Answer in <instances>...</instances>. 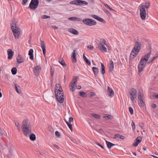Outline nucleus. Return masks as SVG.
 <instances>
[{
    "label": "nucleus",
    "instance_id": "nucleus-58",
    "mask_svg": "<svg viewBox=\"0 0 158 158\" xmlns=\"http://www.w3.org/2000/svg\"><path fill=\"white\" fill-rule=\"evenodd\" d=\"M54 146L57 149H59L60 148V147L57 145L55 144L54 145Z\"/></svg>",
    "mask_w": 158,
    "mask_h": 158
},
{
    "label": "nucleus",
    "instance_id": "nucleus-40",
    "mask_svg": "<svg viewBox=\"0 0 158 158\" xmlns=\"http://www.w3.org/2000/svg\"><path fill=\"white\" fill-rule=\"evenodd\" d=\"M50 18V16L46 15H44L42 16L41 18L43 19H49Z\"/></svg>",
    "mask_w": 158,
    "mask_h": 158
},
{
    "label": "nucleus",
    "instance_id": "nucleus-31",
    "mask_svg": "<svg viewBox=\"0 0 158 158\" xmlns=\"http://www.w3.org/2000/svg\"><path fill=\"white\" fill-rule=\"evenodd\" d=\"M79 93L80 96H81V97H84V98H86L87 96L85 92L83 91L80 92Z\"/></svg>",
    "mask_w": 158,
    "mask_h": 158
},
{
    "label": "nucleus",
    "instance_id": "nucleus-22",
    "mask_svg": "<svg viewBox=\"0 0 158 158\" xmlns=\"http://www.w3.org/2000/svg\"><path fill=\"white\" fill-rule=\"evenodd\" d=\"M68 31L69 32L75 35H78L79 34L78 31L73 28H69V29Z\"/></svg>",
    "mask_w": 158,
    "mask_h": 158
},
{
    "label": "nucleus",
    "instance_id": "nucleus-49",
    "mask_svg": "<svg viewBox=\"0 0 158 158\" xmlns=\"http://www.w3.org/2000/svg\"><path fill=\"white\" fill-rule=\"evenodd\" d=\"M68 126L69 128H70V130L72 132L73 131V128L71 124L70 123L69 124H68Z\"/></svg>",
    "mask_w": 158,
    "mask_h": 158
},
{
    "label": "nucleus",
    "instance_id": "nucleus-14",
    "mask_svg": "<svg viewBox=\"0 0 158 158\" xmlns=\"http://www.w3.org/2000/svg\"><path fill=\"white\" fill-rule=\"evenodd\" d=\"M40 42L41 48L43 50L44 55L45 56L46 52V51L45 49L46 46L45 45L44 42L43 40H40Z\"/></svg>",
    "mask_w": 158,
    "mask_h": 158
},
{
    "label": "nucleus",
    "instance_id": "nucleus-41",
    "mask_svg": "<svg viewBox=\"0 0 158 158\" xmlns=\"http://www.w3.org/2000/svg\"><path fill=\"white\" fill-rule=\"evenodd\" d=\"M5 133V131L3 129L0 128V135H3Z\"/></svg>",
    "mask_w": 158,
    "mask_h": 158
},
{
    "label": "nucleus",
    "instance_id": "nucleus-25",
    "mask_svg": "<svg viewBox=\"0 0 158 158\" xmlns=\"http://www.w3.org/2000/svg\"><path fill=\"white\" fill-rule=\"evenodd\" d=\"M15 85L16 92L19 94H21V91L20 89V86L16 84H15Z\"/></svg>",
    "mask_w": 158,
    "mask_h": 158
},
{
    "label": "nucleus",
    "instance_id": "nucleus-34",
    "mask_svg": "<svg viewBox=\"0 0 158 158\" xmlns=\"http://www.w3.org/2000/svg\"><path fill=\"white\" fill-rule=\"evenodd\" d=\"M60 63L63 66H65L66 64L64 60L62 59H60L59 60Z\"/></svg>",
    "mask_w": 158,
    "mask_h": 158
},
{
    "label": "nucleus",
    "instance_id": "nucleus-9",
    "mask_svg": "<svg viewBox=\"0 0 158 158\" xmlns=\"http://www.w3.org/2000/svg\"><path fill=\"white\" fill-rule=\"evenodd\" d=\"M83 22L87 25L91 26L96 24V22L94 20L90 19H85L82 21Z\"/></svg>",
    "mask_w": 158,
    "mask_h": 158
},
{
    "label": "nucleus",
    "instance_id": "nucleus-12",
    "mask_svg": "<svg viewBox=\"0 0 158 158\" xmlns=\"http://www.w3.org/2000/svg\"><path fill=\"white\" fill-rule=\"evenodd\" d=\"M138 104L140 106H144L145 105V103L143 101V99L142 96L141 95V93L140 92L139 93L138 96Z\"/></svg>",
    "mask_w": 158,
    "mask_h": 158
},
{
    "label": "nucleus",
    "instance_id": "nucleus-39",
    "mask_svg": "<svg viewBox=\"0 0 158 158\" xmlns=\"http://www.w3.org/2000/svg\"><path fill=\"white\" fill-rule=\"evenodd\" d=\"M13 149L12 147H10L9 149V153L10 155H12L13 153Z\"/></svg>",
    "mask_w": 158,
    "mask_h": 158
},
{
    "label": "nucleus",
    "instance_id": "nucleus-11",
    "mask_svg": "<svg viewBox=\"0 0 158 158\" xmlns=\"http://www.w3.org/2000/svg\"><path fill=\"white\" fill-rule=\"evenodd\" d=\"M129 93L131 96V100L133 102L135 98H136L137 92L135 89H132L131 90L129 91Z\"/></svg>",
    "mask_w": 158,
    "mask_h": 158
},
{
    "label": "nucleus",
    "instance_id": "nucleus-1",
    "mask_svg": "<svg viewBox=\"0 0 158 158\" xmlns=\"http://www.w3.org/2000/svg\"><path fill=\"white\" fill-rule=\"evenodd\" d=\"M22 128L24 135L28 137L31 134L32 130L31 123L28 119L25 118L23 120L22 124Z\"/></svg>",
    "mask_w": 158,
    "mask_h": 158
},
{
    "label": "nucleus",
    "instance_id": "nucleus-4",
    "mask_svg": "<svg viewBox=\"0 0 158 158\" xmlns=\"http://www.w3.org/2000/svg\"><path fill=\"white\" fill-rule=\"evenodd\" d=\"M11 25V28L15 37L16 39L19 38L20 34V29L17 27L16 25L14 23H12Z\"/></svg>",
    "mask_w": 158,
    "mask_h": 158
},
{
    "label": "nucleus",
    "instance_id": "nucleus-16",
    "mask_svg": "<svg viewBox=\"0 0 158 158\" xmlns=\"http://www.w3.org/2000/svg\"><path fill=\"white\" fill-rule=\"evenodd\" d=\"M7 53L8 55V58L9 60H10L12 58L14 52L11 49H9L7 50Z\"/></svg>",
    "mask_w": 158,
    "mask_h": 158
},
{
    "label": "nucleus",
    "instance_id": "nucleus-59",
    "mask_svg": "<svg viewBox=\"0 0 158 158\" xmlns=\"http://www.w3.org/2000/svg\"><path fill=\"white\" fill-rule=\"evenodd\" d=\"M94 143L95 144H97L100 147L101 145L100 143H99L97 142H96V141H95Z\"/></svg>",
    "mask_w": 158,
    "mask_h": 158
},
{
    "label": "nucleus",
    "instance_id": "nucleus-45",
    "mask_svg": "<svg viewBox=\"0 0 158 158\" xmlns=\"http://www.w3.org/2000/svg\"><path fill=\"white\" fill-rule=\"evenodd\" d=\"M77 19V18H76L75 17H69L68 18V19L70 20H74Z\"/></svg>",
    "mask_w": 158,
    "mask_h": 158
},
{
    "label": "nucleus",
    "instance_id": "nucleus-6",
    "mask_svg": "<svg viewBox=\"0 0 158 158\" xmlns=\"http://www.w3.org/2000/svg\"><path fill=\"white\" fill-rule=\"evenodd\" d=\"M139 9L141 18L142 20H144L147 14L145 6L143 5H141L139 7Z\"/></svg>",
    "mask_w": 158,
    "mask_h": 158
},
{
    "label": "nucleus",
    "instance_id": "nucleus-23",
    "mask_svg": "<svg viewBox=\"0 0 158 158\" xmlns=\"http://www.w3.org/2000/svg\"><path fill=\"white\" fill-rule=\"evenodd\" d=\"M33 52V49H31L29 50L28 53V55L30 56V59L32 60H33L34 59Z\"/></svg>",
    "mask_w": 158,
    "mask_h": 158
},
{
    "label": "nucleus",
    "instance_id": "nucleus-24",
    "mask_svg": "<svg viewBox=\"0 0 158 158\" xmlns=\"http://www.w3.org/2000/svg\"><path fill=\"white\" fill-rule=\"evenodd\" d=\"M106 143L107 145V147L109 149H110L113 146H114L115 144L112 143H111L108 142L106 140Z\"/></svg>",
    "mask_w": 158,
    "mask_h": 158
},
{
    "label": "nucleus",
    "instance_id": "nucleus-48",
    "mask_svg": "<svg viewBox=\"0 0 158 158\" xmlns=\"http://www.w3.org/2000/svg\"><path fill=\"white\" fill-rule=\"evenodd\" d=\"M91 17L92 18H94V19L97 20L98 19V18L99 16H98L97 15H92Z\"/></svg>",
    "mask_w": 158,
    "mask_h": 158
},
{
    "label": "nucleus",
    "instance_id": "nucleus-56",
    "mask_svg": "<svg viewBox=\"0 0 158 158\" xmlns=\"http://www.w3.org/2000/svg\"><path fill=\"white\" fill-rule=\"evenodd\" d=\"M51 27L53 29H56L58 28V27L55 26H52Z\"/></svg>",
    "mask_w": 158,
    "mask_h": 158
},
{
    "label": "nucleus",
    "instance_id": "nucleus-51",
    "mask_svg": "<svg viewBox=\"0 0 158 158\" xmlns=\"http://www.w3.org/2000/svg\"><path fill=\"white\" fill-rule=\"evenodd\" d=\"M73 118L72 117H70L69 118V122L70 123L71 122H73Z\"/></svg>",
    "mask_w": 158,
    "mask_h": 158
},
{
    "label": "nucleus",
    "instance_id": "nucleus-15",
    "mask_svg": "<svg viewBox=\"0 0 158 158\" xmlns=\"http://www.w3.org/2000/svg\"><path fill=\"white\" fill-rule=\"evenodd\" d=\"M17 62L20 64L23 62L25 61V59L24 57L20 55H19L17 58Z\"/></svg>",
    "mask_w": 158,
    "mask_h": 158
},
{
    "label": "nucleus",
    "instance_id": "nucleus-52",
    "mask_svg": "<svg viewBox=\"0 0 158 158\" xmlns=\"http://www.w3.org/2000/svg\"><path fill=\"white\" fill-rule=\"evenodd\" d=\"M28 0H23L22 2V4L23 5H25L27 3Z\"/></svg>",
    "mask_w": 158,
    "mask_h": 158
},
{
    "label": "nucleus",
    "instance_id": "nucleus-20",
    "mask_svg": "<svg viewBox=\"0 0 158 158\" xmlns=\"http://www.w3.org/2000/svg\"><path fill=\"white\" fill-rule=\"evenodd\" d=\"M76 51L74 50L72 53L71 55V58L73 62L75 63L77 62V59L76 58V55L75 54Z\"/></svg>",
    "mask_w": 158,
    "mask_h": 158
},
{
    "label": "nucleus",
    "instance_id": "nucleus-55",
    "mask_svg": "<svg viewBox=\"0 0 158 158\" xmlns=\"http://www.w3.org/2000/svg\"><path fill=\"white\" fill-rule=\"evenodd\" d=\"M88 48L92 50L94 48V47L91 45H88L87 47Z\"/></svg>",
    "mask_w": 158,
    "mask_h": 158
},
{
    "label": "nucleus",
    "instance_id": "nucleus-7",
    "mask_svg": "<svg viewBox=\"0 0 158 158\" xmlns=\"http://www.w3.org/2000/svg\"><path fill=\"white\" fill-rule=\"evenodd\" d=\"M71 4H75L76 5L81 6L83 5H88V3L86 1L81 0H74L70 2Z\"/></svg>",
    "mask_w": 158,
    "mask_h": 158
},
{
    "label": "nucleus",
    "instance_id": "nucleus-63",
    "mask_svg": "<svg viewBox=\"0 0 158 158\" xmlns=\"http://www.w3.org/2000/svg\"><path fill=\"white\" fill-rule=\"evenodd\" d=\"M51 129H49V131H53V129L51 127Z\"/></svg>",
    "mask_w": 158,
    "mask_h": 158
},
{
    "label": "nucleus",
    "instance_id": "nucleus-54",
    "mask_svg": "<svg viewBox=\"0 0 158 158\" xmlns=\"http://www.w3.org/2000/svg\"><path fill=\"white\" fill-rule=\"evenodd\" d=\"M153 96L156 98H158V94H154L153 95Z\"/></svg>",
    "mask_w": 158,
    "mask_h": 158
},
{
    "label": "nucleus",
    "instance_id": "nucleus-2",
    "mask_svg": "<svg viewBox=\"0 0 158 158\" xmlns=\"http://www.w3.org/2000/svg\"><path fill=\"white\" fill-rule=\"evenodd\" d=\"M150 53H148L140 59L138 65V72L141 73L145 67L147 62L150 57Z\"/></svg>",
    "mask_w": 158,
    "mask_h": 158
},
{
    "label": "nucleus",
    "instance_id": "nucleus-46",
    "mask_svg": "<svg viewBox=\"0 0 158 158\" xmlns=\"http://www.w3.org/2000/svg\"><path fill=\"white\" fill-rule=\"evenodd\" d=\"M129 110L131 114H133V109L131 107H129Z\"/></svg>",
    "mask_w": 158,
    "mask_h": 158
},
{
    "label": "nucleus",
    "instance_id": "nucleus-26",
    "mask_svg": "<svg viewBox=\"0 0 158 158\" xmlns=\"http://www.w3.org/2000/svg\"><path fill=\"white\" fill-rule=\"evenodd\" d=\"M93 71L95 76H97L98 73V69L97 68L93 67L92 68Z\"/></svg>",
    "mask_w": 158,
    "mask_h": 158
},
{
    "label": "nucleus",
    "instance_id": "nucleus-17",
    "mask_svg": "<svg viewBox=\"0 0 158 158\" xmlns=\"http://www.w3.org/2000/svg\"><path fill=\"white\" fill-rule=\"evenodd\" d=\"M142 138L140 137H138L136 139V142L133 143L132 144L133 146L136 147L138 146L139 143H140L142 141Z\"/></svg>",
    "mask_w": 158,
    "mask_h": 158
},
{
    "label": "nucleus",
    "instance_id": "nucleus-53",
    "mask_svg": "<svg viewBox=\"0 0 158 158\" xmlns=\"http://www.w3.org/2000/svg\"><path fill=\"white\" fill-rule=\"evenodd\" d=\"M96 94L94 93L91 92L90 93V97H94L95 95Z\"/></svg>",
    "mask_w": 158,
    "mask_h": 158
},
{
    "label": "nucleus",
    "instance_id": "nucleus-18",
    "mask_svg": "<svg viewBox=\"0 0 158 158\" xmlns=\"http://www.w3.org/2000/svg\"><path fill=\"white\" fill-rule=\"evenodd\" d=\"M107 91L108 94H109V95L110 97H112L114 96V91L112 89L110 88L109 86H108L107 87Z\"/></svg>",
    "mask_w": 158,
    "mask_h": 158
},
{
    "label": "nucleus",
    "instance_id": "nucleus-30",
    "mask_svg": "<svg viewBox=\"0 0 158 158\" xmlns=\"http://www.w3.org/2000/svg\"><path fill=\"white\" fill-rule=\"evenodd\" d=\"M83 59H84V60H85V62H86V63L89 65H90L91 64V62H90V61L89 60L87 59V58H86V56L84 55H83Z\"/></svg>",
    "mask_w": 158,
    "mask_h": 158
},
{
    "label": "nucleus",
    "instance_id": "nucleus-29",
    "mask_svg": "<svg viewBox=\"0 0 158 158\" xmlns=\"http://www.w3.org/2000/svg\"><path fill=\"white\" fill-rule=\"evenodd\" d=\"M91 115L94 118L97 119H99L101 117L100 115H99L98 114L95 113H92L91 114Z\"/></svg>",
    "mask_w": 158,
    "mask_h": 158
},
{
    "label": "nucleus",
    "instance_id": "nucleus-13",
    "mask_svg": "<svg viewBox=\"0 0 158 158\" xmlns=\"http://www.w3.org/2000/svg\"><path fill=\"white\" fill-rule=\"evenodd\" d=\"M41 70V67L40 66L37 65L35 67L33 70L35 75L36 76H38Z\"/></svg>",
    "mask_w": 158,
    "mask_h": 158
},
{
    "label": "nucleus",
    "instance_id": "nucleus-38",
    "mask_svg": "<svg viewBox=\"0 0 158 158\" xmlns=\"http://www.w3.org/2000/svg\"><path fill=\"white\" fill-rule=\"evenodd\" d=\"M103 5H104V6L106 7L107 8H108L109 9H110L111 10L114 11H116L115 10L113 9H112L107 4L103 3Z\"/></svg>",
    "mask_w": 158,
    "mask_h": 158
},
{
    "label": "nucleus",
    "instance_id": "nucleus-57",
    "mask_svg": "<svg viewBox=\"0 0 158 158\" xmlns=\"http://www.w3.org/2000/svg\"><path fill=\"white\" fill-rule=\"evenodd\" d=\"M158 56V55L156 56H154L151 59V61L152 62L154 60V59H155V58Z\"/></svg>",
    "mask_w": 158,
    "mask_h": 158
},
{
    "label": "nucleus",
    "instance_id": "nucleus-60",
    "mask_svg": "<svg viewBox=\"0 0 158 158\" xmlns=\"http://www.w3.org/2000/svg\"><path fill=\"white\" fill-rule=\"evenodd\" d=\"M64 121L67 125H68V124H69L70 123L69 122H68L66 120H64Z\"/></svg>",
    "mask_w": 158,
    "mask_h": 158
},
{
    "label": "nucleus",
    "instance_id": "nucleus-8",
    "mask_svg": "<svg viewBox=\"0 0 158 158\" xmlns=\"http://www.w3.org/2000/svg\"><path fill=\"white\" fill-rule=\"evenodd\" d=\"M39 4V0H31L29 6L31 9L34 10L38 7Z\"/></svg>",
    "mask_w": 158,
    "mask_h": 158
},
{
    "label": "nucleus",
    "instance_id": "nucleus-44",
    "mask_svg": "<svg viewBox=\"0 0 158 158\" xmlns=\"http://www.w3.org/2000/svg\"><path fill=\"white\" fill-rule=\"evenodd\" d=\"M97 20H98L99 21H100L101 22H102L103 23H105V20L101 18L99 16L98 17Z\"/></svg>",
    "mask_w": 158,
    "mask_h": 158
},
{
    "label": "nucleus",
    "instance_id": "nucleus-36",
    "mask_svg": "<svg viewBox=\"0 0 158 158\" xmlns=\"http://www.w3.org/2000/svg\"><path fill=\"white\" fill-rule=\"evenodd\" d=\"M11 72L13 74L15 75L17 73V69L15 68H13L11 69Z\"/></svg>",
    "mask_w": 158,
    "mask_h": 158
},
{
    "label": "nucleus",
    "instance_id": "nucleus-33",
    "mask_svg": "<svg viewBox=\"0 0 158 158\" xmlns=\"http://www.w3.org/2000/svg\"><path fill=\"white\" fill-rule=\"evenodd\" d=\"M101 72L102 74H104L105 73V67L104 64L103 63H101Z\"/></svg>",
    "mask_w": 158,
    "mask_h": 158
},
{
    "label": "nucleus",
    "instance_id": "nucleus-28",
    "mask_svg": "<svg viewBox=\"0 0 158 158\" xmlns=\"http://www.w3.org/2000/svg\"><path fill=\"white\" fill-rule=\"evenodd\" d=\"M30 140L32 141H34L36 139V137L35 135L34 134H31L29 135V136Z\"/></svg>",
    "mask_w": 158,
    "mask_h": 158
},
{
    "label": "nucleus",
    "instance_id": "nucleus-43",
    "mask_svg": "<svg viewBox=\"0 0 158 158\" xmlns=\"http://www.w3.org/2000/svg\"><path fill=\"white\" fill-rule=\"evenodd\" d=\"M145 6V8L147 9L150 6V4L149 3L146 2Z\"/></svg>",
    "mask_w": 158,
    "mask_h": 158
},
{
    "label": "nucleus",
    "instance_id": "nucleus-5",
    "mask_svg": "<svg viewBox=\"0 0 158 158\" xmlns=\"http://www.w3.org/2000/svg\"><path fill=\"white\" fill-rule=\"evenodd\" d=\"M60 91H55L57 101L60 103H62L64 100V95L62 89Z\"/></svg>",
    "mask_w": 158,
    "mask_h": 158
},
{
    "label": "nucleus",
    "instance_id": "nucleus-27",
    "mask_svg": "<svg viewBox=\"0 0 158 158\" xmlns=\"http://www.w3.org/2000/svg\"><path fill=\"white\" fill-rule=\"evenodd\" d=\"M118 138L122 139H125L124 136L118 134H117L115 135L114 138Z\"/></svg>",
    "mask_w": 158,
    "mask_h": 158
},
{
    "label": "nucleus",
    "instance_id": "nucleus-64",
    "mask_svg": "<svg viewBox=\"0 0 158 158\" xmlns=\"http://www.w3.org/2000/svg\"><path fill=\"white\" fill-rule=\"evenodd\" d=\"M151 156H152L153 157H154V158H158V157L155 156H154V155H152Z\"/></svg>",
    "mask_w": 158,
    "mask_h": 158
},
{
    "label": "nucleus",
    "instance_id": "nucleus-42",
    "mask_svg": "<svg viewBox=\"0 0 158 158\" xmlns=\"http://www.w3.org/2000/svg\"><path fill=\"white\" fill-rule=\"evenodd\" d=\"M103 118H106L107 119H111L112 118V117L110 115H108L107 116H104Z\"/></svg>",
    "mask_w": 158,
    "mask_h": 158
},
{
    "label": "nucleus",
    "instance_id": "nucleus-62",
    "mask_svg": "<svg viewBox=\"0 0 158 158\" xmlns=\"http://www.w3.org/2000/svg\"><path fill=\"white\" fill-rule=\"evenodd\" d=\"M156 107V105L155 104H154L152 105V107L153 108H155Z\"/></svg>",
    "mask_w": 158,
    "mask_h": 158
},
{
    "label": "nucleus",
    "instance_id": "nucleus-47",
    "mask_svg": "<svg viewBox=\"0 0 158 158\" xmlns=\"http://www.w3.org/2000/svg\"><path fill=\"white\" fill-rule=\"evenodd\" d=\"M131 126H132L133 130V131L135 129V123L132 121L131 123Z\"/></svg>",
    "mask_w": 158,
    "mask_h": 158
},
{
    "label": "nucleus",
    "instance_id": "nucleus-3",
    "mask_svg": "<svg viewBox=\"0 0 158 158\" xmlns=\"http://www.w3.org/2000/svg\"><path fill=\"white\" fill-rule=\"evenodd\" d=\"M141 48V44L138 42H136L134 48H133L131 54V57L134 58L138 54Z\"/></svg>",
    "mask_w": 158,
    "mask_h": 158
},
{
    "label": "nucleus",
    "instance_id": "nucleus-61",
    "mask_svg": "<svg viewBox=\"0 0 158 158\" xmlns=\"http://www.w3.org/2000/svg\"><path fill=\"white\" fill-rule=\"evenodd\" d=\"M77 88L78 89H80L81 88V86L80 85H79L77 87Z\"/></svg>",
    "mask_w": 158,
    "mask_h": 158
},
{
    "label": "nucleus",
    "instance_id": "nucleus-37",
    "mask_svg": "<svg viewBox=\"0 0 158 158\" xmlns=\"http://www.w3.org/2000/svg\"><path fill=\"white\" fill-rule=\"evenodd\" d=\"M106 43V40L103 39H102L100 41L99 43V44H105Z\"/></svg>",
    "mask_w": 158,
    "mask_h": 158
},
{
    "label": "nucleus",
    "instance_id": "nucleus-10",
    "mask_svg": "<svg viewBox=\"0 0 158 158\" xmlns=\"http://www.w3.org/2000/svg\"><path fill=\"white\" fill-rule=\"evenodd\" d=\"M77 77H73V80L72 81L71 83L70 84L69 86L70 90L72 91H73L75 90V88L76 87V83L77 82Z\"/></svg>",
    "mask_w": 158,
    "mask_h": 158
},
{
    "label": "nucleus",
    "instance_id": "nucleus-32",
    "mask_svg": "<svg viewBox=\"0 0 158 158\" xmlns=\"http://www.w3.org/2000/svg\"><path fill=\"white\" fill-rule=\"evenodd\" d=\"M61 89H62V88L59 84H57L56 85L55 88V91H60Z\"/></svg>",
    "mask_w": 158,
    "mask_h": 158
},
{
    "label": "nucleus",
    "instance_id": "nucleus-21",
    "mask_svg": "<svg viewBox=\"0 0 158 158\" xmlns=\"http://www.w3.org/2000/svg\"><path fill=\"white\" fill-rule=\"evenodd\" d=\"M109 71H111L113 70L114 68V64L113 61L112 60L110 61V63L108 65Z\"/></svg>",
    "mask_w": 158,
    "mask_h": 158
},
{
    "label": "nucleus",
    "instance_id": "nucleus-50",
    "mask_svg": "<svg viewBox=\"0 0 158 158\" xmlns=\"http://www.w3.org/2000/svg\"><path fill=\"white\" fill-rule=\"evenodd\" d=\"M55 134L58 137H60V133L57 131H56Z\"/></svg>",
    "mask_w": 158,
    "mask_h": 158
},
{
    "label": "nucleus",
    "instance_id": "nucleus-35",
    "mask_svg": "<svg viewBox=\"0 0 158 158\" xmlns=\"http://www.w3.org/2000/svg\"><path fill=\"white\" fill-rule=\"evenodd\" d=\"M15 126L17 127L18 128V129L19 131H20V126L19 124L17 121H15Z\"/></svg>",
    "mask_w": 158,
    "mask_h": 158
},
{
    "label": "nucleus",
    "instance_id": "nucleus-19",
    "mask_svg": "<svg viewBox=\"0 0 158 158\" xmlns=\"http://www.w3.org/2000/svg\"><path fill=\"white\" fill-rule=\"evenodd\" d=\"M105 44H99V49L102 52H106L107 51V49L106 47L104 46Z\"/></svg>",
    "mask_w": 158,
    "mask_h": 158
}]
</instances>
